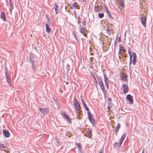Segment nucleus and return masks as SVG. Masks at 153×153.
<instances>
[{
    "mask_svg": "<svg viewBox=\"0 0 153 153\" xmlns=\"http://www.w3.org/2000/svg\"><path fill=\"white\" fill-rule=\"evenodd\" d=\"M73 103L76 110L77 111H79L81 108L78 101L77 100H74L73 101Z\"/></svg>",
    "mask_w": 153,
    "mask_h": 153,
    "instance_id": "obj_1",
    "label": "nucleus"
},
{
    "mask_svg": "<svg viewBox=\"0 0 153 153\" xmlns=\"http://www.w3.org/2000/svg\"><path fill=\"white\" fill-rule=\"evenodd\" d=\"M98 84L100 87L101 90L102 91L105 97L107 94V91L105 90L103 81H102L101 82H99Z\"/></svg>",
    "mask_w": 153,
    "mask_h": 153,
    "instance_id": "obj_2",
    "label": "nucleus"
},
{
    "mask_svg": "<svg viewBox=\"0 0 153 153\" xmlns=\"http://www.w3.org/2000/svg\"><path fill=\"white\" fill-rule=\"evenodd\" d=\"M104 78L105 83L107 89H108V86L109 85V81L108 79L107 78V76L105 73H104Z\"/></svg>",
    "mask_w": 153,
    "mask_h": 153,
    "instance_id": "obj_3",
    "label": "nucleus"
},
{
    "mask_svg": "<svg viewBox=\"0 0 153 153\" xmlns=\"http://www.w3.org/2000/svg\"><path fill=\"white\" fill-rule=\"evenodd\" d=\"M126 98L127 100L129 102L128 103L133 104L134 103L132 97L130 94H128L126 96Z\"/></svg>",
    "mask_w": 153,
    "mask_h": 153,
    "instance_id": "obj_4",
    "label": "nucleus"
},
{
    "mask_svg": "<svg viewBox=\"0 0 153 153\" xmlns=\"http://www.w3.org/2000/svg\"><path fill=\"white\" fill-rule=\"evenodd\" d=\"M39 110L42 113L44 114H47L49 111L48 108H42L41 107H39Z\"/></svg>",
    "mask_w": 153,
    "mask_h": 153,
    "instance_id": "obj_5",
    "label": "nucleus"
},
{
    "mask_svg": "<svg viewBox=\"0 0 153 153\" xmlns=\"http://www.w3.org/2000/svg\"><path fill=\"white\" fill-rule=\"evenodd\" d=\"M141 22L144 27L146 26V18L144 16H142L140 18Z\"/></svg>",
    "mask_w": 153,
    "mask_h": 153,
    "instance_id": "obj_6",
    "label": "nucleus"
},
{
    "mask_svg": "<svg viewBox=\"0 0 153 153\" xmlns=\"http://www.w3.org/2000/svg\"><path fill=\"white\" fill-rule=\"evenodd\" d=\"M80 28V33L83 34L84 36L85 37L87 36V34L85 33V30L84 27L83 26H82L81 25H80L79 26Z\"/></svg>",
    "mask_w": 153,
    "mask_h": 153,
    "instance_id": "obj_7",
    "label": "nucleus"
},
{
    "mask_svg": "<svg viewBox=\"0 0 153 153\" xmlns=\"http://www.w3.org/2000/svg\"><path fill=\"white\" fill-rule=\"evenodd\" d=\"M126 136V134L124 133L123 134L122 136L121 137V139L120 140V141L119 143V147L120 148L121 145L122 143L123 142Z\"/></svg>",
    "mask_w": 153,
    "mask_h": 153,
    "instance_id": "obj_8",
    "label": "nucleus"
},
{
    "mask_svg": "<svg viewBox=\"0 0 153 153\" xmlns=\"http://www.w3.org/2000/svg\"><path fill=\"white\" fill-rule=\"evenodd\" d=\"M120 47L119 54L121 55H123V53L125 52L126 50L124 49L123 47L120 46Z\"/></svg>",
    "mask_w": 153,
    "mask_h": 153,
    "instance_id": "obj_9",
    "label": "nucleus"
},
{
    "mask_svg": "<svg viewBox=\"0 0 153 153\" xmlns=\"http://www.w3.org/2000/svg\"><path fill=\"white\" fill-rule=\"evenodd\" d=\"M132 56L133 57L132 61L133 64L134 65L136 62L137 56L136 53L133 51L132 52Z\"/></svg>",
    "mask_w": 153,
    "mask_h": 153,
    "instance_id": "obj_10",
    "label": "nucleus"
},
{
    "mask_svg": "<svg viewBox=\"0 0 153 153\" xmlns=\"http://www.w3.org/2000/svg\"><path fill=\"white\" fill-rule=\"evenodd\" d=\"M62 116L64 118L66 119L70 123H71L72 122L71 120L72 119L70 118L69 116L66 114V113Z\"/></svg>",
    "mask_w": 153,
    "mask_h": 153,
    "instance_id": "obj_11",
    "label": "nucleus"
},
{
    "mask_svg": "<svg viewBox=\"0 0 153 153\" xmlns=\"http://www.w3.org/2000/svg\"><path fill=\"white\" fill-rule=\"evenodd\" d=\"M3 133L4 134V136L5 137H10V133L8 131L4 129L3 131Z\"/></svg>",
    "mask_w": 153,
    "mask_h": 153,
    "instance_id": "obj_12",
    "label": "nucleus"
},
{
    "mask_svg": "<svg viewBox=\"0 0 153 153\" xmlns=\"http://www.w3.org/2000/svg\"><path fill=\"white\" fill-rule=\"evenodd\" d=\"M123 92L125 93H126L128 91V87L127 84H124L123 86Z\"/></svg>",
    "mask_w": 153,
    "mask_h": 153,
    "instance_id": "obj_13",
    "label": "nucleus"
},
{
    "mask_svg": "<svg viewBox=\"0 0 153 153\" xmlns=\"http://www.w3.org/2000/svg\"><path fill=\"white\" fill-rule=\"evenodd\" d=\"M81 100L82 102V103L83 105V106H84V108H85V110L87 111H89V109L88 108V107L87 106L86 104H85L84 100L82 98V96H81Z\"/></svg>",
    "mask_w": 153,
    "mask_h": 153,
    "instance_id": "obj_14",
    "label": "nucleus"
},
{
    "mask_svg": "<svg viewBox=\"0 0 153 153\" xmlns=\"http://www.w3.org/2000/svg\"><path fill=\"white\" fill-rule=\"evenodd\" d=\"M1 18L5 22L6 21V18L5 13L2 11L1 12Z\"/></svg>",
    "mask_w": 153,
    "mask_h": 153,
    "instance_id": "obj_15",
    "label": "nucleus"
},
{
    "mask_svg": "<svg viewBox=\"0 0 153 153\" xmlns=\"http://www.w3.org/2000/svg\"><path fill=\"white\" fill-rule=\"evenodd\" d=\"M46 30L47 33H50L51 32V28L49 27L47 23L45 24Z\"/></svg>",
    "mask_w": 153,
    "mask_h": 153,
    "instance_id": "obj_16",
    "label": "nucleus"
},
{
    "mask_svg": "<svg viewBox=\"0 0 153 153\" xmlns=\"http://www.w3.org/2000/svg\"><path fill=\"white\" fill-rule=\"evenodd\" d=\"M88 136L86 134H85V135L90 138L92 137V130L90 128H88Z\"/></svg>",
    "mask_w": 153,
    "mask_h": 153,
    "instance_id": "obj_17",
    "label": "nucleus"
},
{
    "mask_svg": "<svg viewBox=\"0 0 153 153\" xmlns=\"http://www.w3.org/2000/svg\"><path fill=\"white\" fill-rule=\"evenodd\" d=\"M124 3L122 0H120L119 1V4L120 7H119L120 8L122 9L124 7Z\"/></svg>",
    "mask_w": 153,
    "mask_h": 153,
    "instance_id": "obj_18",
    "label": "nucleus"
},
{
    "mask_svg": "<svg viewBox=\"0 0 153 153\" xmlns=\"http://www.w3.org/2000/svg\"><path fill=\"white\" fill-rule=\"evenodd\" d=\"M59 6L56 3L54 4L55 10L56 14L58 13H59Z\"/></svg>",
    "mask_w": 153,
    "mask_h": 153,
    "instance_id": "obj_19",
    "label": "nucleus"
},
{
    "mask_svg": "<svg viewBox=\"0 0 153 153\" xmlns=\"http://www.w3.org/2000/svg\"><path fill=\"white\" fill-rule=\"evenodd\" d=\"M95 75L96 76V77L97 79V81H98V83L99 82H101L102 81V78L101 76H99L98 74L97 73H95Z\"/></svg>",
    "mask_w": 153,
    "mask_h": 153,
    "instance_id": "obj_20",
    "label": "nucleus"
},
{
    "mask_svg": "<svg viewBox=\"0 0 153 153\" xmlns=\"http://www.w3.org/2000/svg\"><path fill=\"white\" fill-rule=\"evenodd\" d=\"M94 10L96 13L99 12L101 10L100 7L98 5L97 6H95Z\"/></svg>",
    "mask_w": 153,
    "mask_h": 153,
    "instance_id": "obj_21",
    "label": "nucleus"
},
{
    "mask_svg": "<svg viewBox=\"0 0 153 153\" xmlns=\"http://www.w3.org/2000/svg\"><path fill=\"white\" fill-rule=\"evenodd\" d=\"M55 144L58 146H59L60 145V142L59 141V139L56 137H55Z\"/></svg>",
    "mask_w": 153,
    "mask_h": 153,
    "instance_id": "obj_22",
    "label": "nucleus"
},
{
    "mask_svg": "<svg viewBox=\"0 0 153 153\" xmlns=\"http://www.w3.org/2000/svg\"><path fill=\"white\" fill-rule=\"evenodd\" d=\"M29 59H30V61L31 62V63L32 64V66L33 67L34 66H33V60L34 59V58L32 55H30Z\"/></svg>",
    "mask_w": 153,
    "mask_h": 153,
    "instance_id": "obj_23",
    "label": "nucleus"
},
{
    "mask_svg": "<svg viewBox=\"0 0 153 153\" xmlns=\"http://www.w3.org/2000/svg\"><path fill=\"white\" fill-rule=\"evenodd\" d=\"M88 119L90 121V122L92 124L93 126V124H95V120L93 119V117H92V118H89Z\"/></svg>",
    "mask_w": 153,
    "mask_h": 153,
    "instance_id": "obj_24",
    "label": "nucleus"
},
{
    "mask_svg": "<svg viewBox=\"0 0 153 153\" xmlns=\"http://www.w3.org/2000/svg\"><path fill=\"white\" fill-rule=\"evenodd\" d=\"M8 71L7 69L5 68V76L6 78L10 77V76L8 73Z\"/></svg>",
    "mask_w": 153,
    "mask_h": 153,
    "instance_id": "obj_25",
    "label": "nucleus"
},
{
    "mask_svg": "<svg viewBox=\"0 0 153 153\" xmlns=\"http://www.w3.org/2000/svg\"><path fill=\"white\" fill-rule=\"evenodd\" d=\"M77 6V3L76 2H74L72 4V6L70 7V8L71 9H74V7L75 8H76ZM78 6L79 5H78Z\"/></svg>",
    "mask_w": 153,
    "mask_h": 153,
    "instance_id": "obj_26",
    "label": "nucleus"
},
{
    "mask_svg": "<svg viewBox=\"0 0 153 153\" xmlns=\"http://www.w3.org/2000/svg\"><path fill=\"white\" fill-rule=\"evenodd\" d=\"M120 126V125L119 123H118L117 124V126L116 128V130H115V131L117 132L119 130Z\"/></svg>",
    "mask_w": 153,
    "mask_h": 153,
    "instance_id": "obj_27",
    "label": "nucleus"
},
{
    "mask_svg": "<svg viewBox=\"0 0 153 153\" xmlns=\"http://www.w3.org/2000/svg\"><path fill=\"white\" fill-rule=\"evenodd\" d=\"M128 54L129 55L130 57H131V58H132V56L131 54V50L130 48L129 47L128 48Z\"/></svg>",
    "mask_w": 153,
    "mask_h": 153,
    "instance_id": "obj_28",
    "label": "nucleus"
},
{
    "mask_svg": "<svg viewBox=\"0 0 153 153\" xmlns=\"http://www.w3.org/2000/svg\"><path fill=\"white\" fill-rule=\"evenodd\" d=\"M82 22L83 26L85 27L86 26V22L85 20V19H84L82 20Z\"/></svg>",
    "mask_w": 153,
    "mask_h": 153,
    "instance_id": "obj_29",
    "label": "nucleus"
},
{
    "mask_svg": "<svg viewBox=\"0 0 153 153\" xmlns=\"http://www.w3.org/2000/svg\"><path fill=\"white\" fill-rule=\"evenodd\" d=\"M125 76H121V78L122 80L124 81H126L127 80V77L126 75L125 74Z\"/></svg>",
    "mask_w": 153,
    "mask_h": 153,
    "instance_id": "obj_30",
    "label": "nucleus"
},
{
    "mask_svg": "<svg viewBox=\"0 0 153 153\" xmlns=\"http://www.w3.org/2000/svg\"><path fill=\"white\" fill-rule=\"evenodd\" d=\"M107 13L108 16V17L110 19H113V18L112 15H111L109 11Z\"/></svg>",
    "mask_w": 153,
    "mask_h": 153,
    "instance_id": "obj_31",
    "label": "nucleus"
},
{
    "mask_svg": "<svg viewBox=\"0 0 153 153\" xmlns=\"http://www.w3.org/2000/svg\"><path fill=\"white\" fill-rule=\"evenodd\" d=\"M6 80L9 84H10L11 81L10 77L6 78Z\"/></svg>",
    "mask_w": 153,
    "mask_h": 153,
    "instance_id": "obj_32",
    "label": "nucleus"
},
{
    "mask_svg": "<svg viewBox=\"0 0 153 153\" xmlns=\"http://www.w3.org/2000/svg\"><path fill=\"white\" fill-rule=\"evenodd\" d=\"M87 114H88V118H89L90 117L92 118V115L91 114L90 112L89 111H88Z\"/></svg>",
    "mask_w": 153,
    "mask_h": 153,
    "instance_id": "obj_33",
    "label": "nucleus"
},
{
    "mask_svg": "<svg viewBox=\"0 0 153 153\" xmlns=\"http://www.w3.org/2000/svg\"><path fill=\"white\" fill-rule=\"evenodd\" d=\"M104 16V14L103 13H99L98 14V17L100 18H102Z\"/></svg>",
    "mask_w": 153,
    "mask_h": 153,
    "instance_id": "obj_34",
    "label": "nucleus"
},
{
    "mask_svg": "<svg viewBox=\"0 0 153 153\" xmlns=\"http://www.w3.org/2000/svg\"><path fill=\"white\" fill-rule=\"evenodd\" d=\"M103 6L105 8V10L106 11V13L108 12H109V10H108V7H107V6L105 4H104Z\"/></svg>",
    "mask_w": 153,
    "mask_h": 153,
    "instance_id": "obj_35",
    "label": "nucleus"
},
{
    "mask_svg": "<svg viewBox=\"0 0 153 153\" xmlns=\"http://www.w3.org/2000/svg\"><path fill=\"white\" fill-rule=\"evenodd\" d=\"M117 42V38H116L114 42V48L115 50L116 48V44Z\"/></svg>",
    "mask_w": 153,
    "mask_h": 153,
    "instance_id": "obj_36",
    "label": "nucleus"
},
{
    "mask_svg": "<svg viewBox=\"0 0 153 153\" xmlns=\"http://www.w3.org/2000/svg\"><path fill=\"white\" fill-rule=\"evenodd\" d=\"M79 149V151L81 153H82L83 152V150L82 149L81 147L80 148H78Z\"/></svg>",
    "mask_w": 153,
    "mask_h": 153,
    "instance_id": "obj_37",
    "label": "nucleus"
},
{
    "mask_svg": "<svg viewBox=\"0 0 153 153\" xmlns=\"http://www.w3.org/2000/svg\"><path fill=\"white\" fill-rule=\"evenodd\" d=\"M108 105L111 107H112L113 106V104L111 102H108Z\"/></svg>",
    "mask_w": 153,
    "mask_h": 153,
    "instance_id": "obj_38",
    "label": "nucleus"
},
{
    "mask_svg": "<svg viewBox=\"0 0 153 153\" xmlns=\"http://www.w3.org/2000/svg\"><path fill=\"white\" fill-rule=\"evenodd\" d=\"M65 113H66L64 111H61L60 112V114L62 116H63L64 114Z\"/></svg>",
    "mask_w": 153,
    "mask_h": 153,
    "instance_id": "obj_39",
    "label": "nucleus"
},
{
    "mask_svg": "<svg viewBox=\"0 0 153 153\" xmlns=\"http://www.w3.org/2000/svg\"><path fill=\"white\" fill-rule=\"evenodd\" d=\"M76 145L78 148H80V147H81L80 143H78L76 144Z\"/></svg>",
    "mask_w": 153,
    "mask_h": 153,
    "instance_id": "obj_40",
    "label": "nucleus"
},
{
    "mask_svg": "<svg viewBox=\"0 0 153 153\" xmlns=\"http://www.w3.org/2000/svg\"><path fill=\"white\" fill-rule=\"evenodd\" d=\"M107 33L108 34L109 36H110L111 33L110 30H108L107 31Z\"/></svg>",
    "mask_w": 153,
    "mask_h": 153,
    "instance_id": "obj_41",
    "label": "nucleus"
},
{
    "mask_svg": "<svg viewBox=\"0 0 153 153\" xmlns=\"http://www.w3.org/2000/svg\"><path fill=\"white\" fill-rule=\"evenodd\" d=\"M118 142H115L114 143V146L117 147L118 146Z\"/></svg>",
    "mask_w": 153,
    "mask_h": 153,
    "instance_id": "obj_42",
    "label": "nucleus"
},
{
    "mask_svg": "<svg viewBox=\"0 0 153 153\" xmlns=\"http://www.w3.org/2000/svg\"><path fill=\"white\" fill-rule=\"evenodd\" d=\"M4 145L2 143H0V148H3L4 147Z\"/></svg>",
    "mask_w": 153,
    "mask_h": 153,
    "instance_id": "obj_43",
    "label": "nucleus"
},
{
    "mask_svg": "<svg viewBox=\"0 0 153 153\" xmlns=\"http://www.w3.org/2000/svg\"><path fill=\"white\" fill-rule=\"evenodd\" d=\"M9 2H10V6H13V2H12V1H10Z\"/></svg>",
    "mask_w": 153,
    "mask_h": 153,
    "instance_id": "obj_44",
    "label": "nucleus"
},
{
    "mask_svg": "<svg viewBox=\"0 0 153 153\" xmlns=\"http://www.w3.org/2000/svg\"><path fill=\"white\" fill-rule=\"evenodd\" d=\"M132 58H131V57H130V62H129V67H130V65L131 64V60Z\"/></svg>",
    "mask_w": 153,
    "mask_h": 153,
    "instance_id": "obj_45",
    "label": "nucleus"
},
{
    "mask_svg": "<svg viewBox=\"0 0 153 153\" xmlns=\"http://www.w3.org/2000/svg\"><path fill=\"white\" fill-rule=\"evenodd\" d=\"M91 75L92 76V77L93 78L96 77V76H95L94 75V74H92V73H91Z\"/></svg>",
    "mask_w": 153,
    "mask_h": 153,
    "instance_id": "obj_46",
    "label": "nucleus"
},
{
    "mask_svg": "<svg viewBox=\"0 0 153 153\" xmlns=\"http://www.w3.org/2000/svg\"><path fill=\"white\" fill-rule=\"evenodd\" d=\"M96 77H95V78H93L94 82H97V80L96 78Z\"/></svg>",
    "mask_w": 153,
    "mask_h": 153,
    "instance_id": "obj_47",
    "label": "nucleus"
},
{
    "mask_svg": "<svg viewBox=\"0 0 153 153\" xmlns=\"http://www.w3.org/2000/svg\"><path fill=\"white\" fill-rule=\"evenodd\" d=\"M118 41L119 42H121V39L120 37H118Z\"/></svg>",
    "mask_w": 153,
    "mask_h": 153,
    "instance_id": "obj_48",
    "label": "nucleus"
},
{
    "mask_svg": "<svg viewBox=\"0 0 153 153\" xmlns=\"http://www.w3.org/2000/svg\"><path fill=\"white\" fill-rule=\"evenodd\" d=\"M94 84H95V86H96V87H97V85H98V84H97V82H94Z\"/></svg>",
    "mask_w": 153,
    "mask_h": 153,
    "instance_id": "obj_49",
    "label": "nucleus"
},
{
    "mask_svg": "<svg viewBox=\"0 0 153 153\" xmlns=\"http://www.w3.org/2000/svg\"><path fill=\"white\" fill-rule=\"evenodd\" d=\"M111 106H109L108 105V106L107 107V108L108 109L109 111L110 110V109H111Z\"/></svg>",
    "mask_w": 153,
    "mask_h": 153,
    "instance_id": "obj_50",
    "label": "nucleus"
},
{
    "mask_svg": "<svg viewBox=\"0 0 153 153\" xmlns=\"http://www.w3.org/2000/svg\"><path fill=\"white\" fill-rule=\"evenodd\" d=\"M10 7H11L10 8L11 9V10H12L13 9V8L14 6H10Z\"/></svg>",
    "mask_w": 153,
    "mask_h": 153,
    "instance_id": "obj_51",
    "label": "nucleus"
},
{
    "mask_svg": "<svg viewBox=\"0 0 153 153\" xmlns=\"http://www.w3.org/2000/svg\"><path fill=\"white\" fill-rule=\"evenodd\" d=\"M108 100H109V101H110L111 100V99L110 97H109L108 98Z\"/></svg>",
    "mask_w": 153,
    "mask_h": 153,
    "instance_id": "obj_52",
    "label": "nucleus"
},
{
    "mask_svg": "<svg viewBox=\"0 0 153 153\" xmlns=\"http://www.w3.org/2000/svg\"><path fill=\"white\" fill-rule=\"evenodd\" d=\"M74 38H75V39L77 40V41H78V39H77V36H74Z\"/></svg>",
    "mask_w": 153,
    "mask_h": 153,
    "instance_id": "obj_53",
    "label": "nucleus"
},
{
    "mask_svg": "<svg viewBox=\"0 0 153 153\" xmlns=\"http://www.w3.org/2000/svg\"><path fill=\"white\" fill-rule=\"evenodd\" d=\"M73 34L74 36H76V34L74 32L73 33Z\"/></svg>",
    "mask_w": 153,
    "mask_h": 153,
    "instance_id": "obj_54",
    "label": "nucleus"
},
{
    "mask_svg": "<svg viewBox=\"0 0 153 153\" xmlns=\"http://www.w3.org/2000/svg\"><path fill=\"white\" fill-rule=\"evenodd\" d=\"M9 10H10V13H11L12 10H11V8H9Z\"/></svg>",
    "mask_w": 153,
    "mask_h": 153,
    "instance_id": "obj_55",
    "label": "nucleus"
},
{
    "mask_svg": "<svg viewBox=\"0 0 153 153\" xmlns=\"http://www.w3.org/2000/svg\"><path fill=\"white\" fill-rule=\"evenodd\" d=\"M83 2H85L86 1V0H82Z\"/></svg>",
    "mask_w": 153,
    "mask_h": 153,
    "instance_id": "obj_56",
    "label": "nucleus"
},
{
    "mask_svg": "<svg viewBox=\"0 0 153 153\" xmlns=\"http://www.w3.org/2000/svg\"><path fill=\"white\" fill-rule=\"evenodd\" d=\"M99 153H103V152L102 151H100V152Z\"/></svg>",
    "mask_w": 153,
    "mask_h": 153,
    "instance_id": "obj_57",
    "label": "nucleus"
},
{
    "mask_svg": "<svg viewBox=\"0 0 153 153\" xmlns=\"http://www.w3.org/2000/svg\"><path fill=\"white\" fill-rule=\"evenodd\" d=\"M102 38L101 37L100 38L99 40H102Z\"/></svg>",
    "mask_w": 153,
    "mask_h": 153,
    "instance_id": "obj_58",
    "label": "nucleus"
},
{
    "mask_svg": "<svg viewBox=\"0 0 153 153\" xmlns=\"http://www.w3.org/2000/svg\"><path fill=\"white\" fill-rule=\"evenodd\" d=\"M9 0V2L12 1V0Z\"/></svg>",
    "mask_w": 153,
    "mask_h": 153,
    "instance_id": "obj_59",
    "label": "nucleus"
},
{
    "mask_svg": "<svg viewBox=\"0 0 153 153\" xmlns=\"http://www.w3.org/2000/svg\"><path fill=\"white\" fill-rule=\"evenodd\" d=\"M105 71V69H104V70H103V73H104V71Z\"/></svg>",
    "mask_w": 153,
    "mask_h": 153,
    "instance_id": "obj_60",
    "label": "nucleus"
},
{
    "mask_svg": "<svg viewBox=\"0 0 153 153\" xmlns=\"http://www.w3.org/2000/svg\"><path fill=\"white\" fill-rule=\"evenodd\" d=\"M142 153H144V152L143 151Z\"/></svg>",
    "mask_w": 153,
    "mask_h": 153,
    "instance_id": "obj_61",
    "label": "nucleus"
},
{
    "mask_svg": "<svg viewBox=\"0 0 153 153\" xmlns=\"http://www.w3.org/2000/svg\"><path fill=\"white\" fill-rule=\"evenodd\" d=\"M124 56H125V57H126V55H125Z\"/></svg>",
    "mask_w": 153,
    "mask_h": 153,
    "instance_id": "obj_62",
    "label": "nucleus"
},
{
    "mask_svg": "<svg viewBox=\"0 0 153 153\" xmlns=\"http://www.w3.org/2000/svg\"><path fill=\"white\" fill-rule=\"evenodd\" d=\"M119 59H120V56H119Z\"/></svg>",
    "mask_w": 153,
    "mask_h": 153,
    "instance_id": "obj_63",
    "label": "nucleus"
},
{
    "mask_svg": "<svg viewBox=\"0 0 153 153\" xmlns=\"http://www.w3.org/2000/svg\"><path fill=\"white\" fill-rule=\"evenodd\" d=\"M81 112H82V111H81Z\"/></svg>",
    "mask_w": 153,
    "mask_h": 153,
    "instance_id": "obj_64",
    "label": "nucleus"
}]
</instances>
